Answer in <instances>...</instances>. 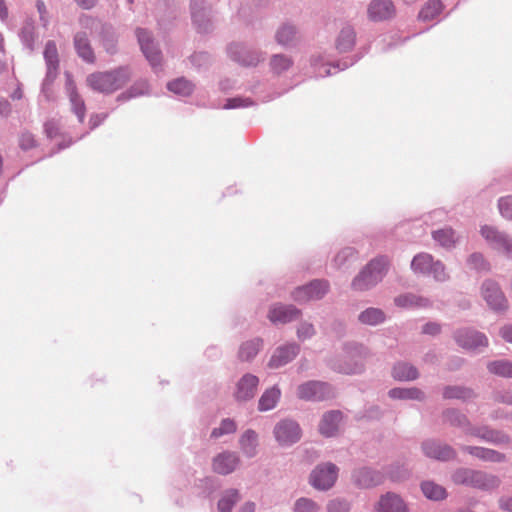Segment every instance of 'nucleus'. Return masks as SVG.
Wrapping results in <instances>:
<instances>
[{
    "label": "nucleus",
    "mask_w": 512,
    "mask_h": 512,
    "mask_svg": "<svg viewBox=\"0 0 512 512\" xmlns=\"http://www.w3.org/2000/svg\"><path fill=\"white\" fill-rule=\"evenodd\" d=\"M261 346L260 340H252L243 343L239 350V358L242 361H249L256 356Z\"/></svg>",
    "instance_id": "34"
},
{
    "label": "nucleus",
    "mask_w": 512,
    "mask_h": 512,
    "mask_svg": "<svg viewBox=\"0 0 512 512\" xmlns=\"http://www.w3.org/2000/svg\"><path fill=\"white\" fill-rule=\"evenodd\" d=\"M297 334L302 340L310 338L314 334V327L310 323H302L298 328Z\"/></svg>",
    "instance_id": "49"
},
{
    "label": "nucleus",
    "mask_w": 512,
    "mask_h": 512,
    "mask_svg": "<svg viewBox=\"0 0 512 512\" xmlns=\"http://www.w3.org/2000/svg\"><path fill=\"white\" fill-rule=\"evenodd\" d=\"M297 396L305 401H325L335 396L333 388L321 381H308L298 386Z\"/></svg>",
    "instance_id": "3"
},
{
    "label": "nucleus",
    "mask_w": 512,
    "mask_h": 512,
    "mask_svg": "<svg viewBox=\"0 0 512 512\" xmlns=\"http://www.w3.org/2000/svg\"><path fill=\"white\" fill-rule=\"evenodd\" d=\"M76 2L83 9H90L96 4L97 0H76Z\"/></svg>",
    "instance_id": "59"
},
{
    "label": "nucleus",
    "mask_w": 512,
    "mask_h": 512,
    "mask_svg": "<svg viewBox=\"0 0 512 512\" xmlns=\"http://www.w3.org/2000/svg\"><path fill=\"white\" fill-rule=\"evenodd\" d=\"M44 58L47 63L48 76L57 72L59 59L56 44L53 41H48L44 49Z\"/></svg>",
    "instance_id": "23"
},
{
    "label": "nucleus",
    "mask_w": 512,
    "mask_h": 512,
    "mask_svg": "<svg viewBox=\"0 0 512 512\" xmlns=\"http://www.w3.org/2000/svg\"><path fill=\"white\" fill-rule=\"evenodd\" d=\"M257 445V434L252 430H247L241 437V446L243 450L252 455Z\"/></svg>",
    "instance_id": "41"
},
{
    "label": "nucleus",
    "mask_w": 512,
    "mask_h": 512,
    "mask_svg": "<svg viewBox=\"0 0 512 512\" xmlns=\"http://www.w3.org/2000/svg\"><path fill=\"white\" fill-rule=\"evenodd\" d=\"M394 14V6L391 0H374L368 8L369 18L373 21H382Z\"/></svg>",
    "instance_id": "15"
},
{
    "label": "nucleus",
    "mask_w": 512,
    "mask_h": 512,
    "mask_svg": "<svg viewBox=\"0 0 512 512\" xmlns=\"http://www.w3.org/2000/svg\"><path fill=\"white\" fill-rule=\"evenodd\" d=\"M354 253L351 249H344L335 258L337 264L341 265L348 257H353Z\"/></svg>",
    "instance_id": "54"
},
{
    "label": "nucleus",
    "mask_w": 512,
    "mask_h": 512,
    "mask_svg": "<svg viewBox=\"0 0 512 512\" xmlns=\"http://www.w3.org/2000/svg\"><path fill=\"white\" fill-rule=\"evenodd\" d=\"M423 450L426 456L437 460H449L455 456V452L451 447L434 441L425 442Z\"/></svg>",
    "instance_id": "18"
},
{
    "label": "nucleus",
    "mask_w": 512,
    "mask_h": 512,
    "mask_svg": "<svg viewBox=\"0 0 512 512\" xmlns=\"http://www.w3.org/2000/svg\"><path fill=\"white\" fill-rule=\"evenodd\" d=\"M456 484L470 485L477 488H489L494 486V478H488L484 473L470 469H459L453 474Z\"/></svg>",
    "instance_id": "5"
},
{
    "label": "nucleus",
    "mask_w": 512,
    "mask_h": 512,
    "mask_svg": "<svg viewBox=\"0 0 512 512\" xmlns=\"http://www.w3.org/2000/svg\"><path fill=\"white\" fill-rule=\"evenodd\" d=\"M440 331V326L436 323H428L423 327V332L426 334H437Z\"/></svg>",
    "instance_id": "55"
},
{
    "label": "nucleus",
    "mask_w": 512,
    "mask_h": 512,
    "mask_svg": "<svg viewBox=\"0 0 512 512\" xmlns=\"http://www.w3.org/2000/svg\"><path fill=\"white\" fill-rule=\"evenodd\" d=\"M433 257L427 253L416 255L411 263L414 272L429 274L431 272Z\"/></svg>",
    "instance_id": "27"
},
{
    "label": "nucleus",
    "mask_w": 512,
    "mask_h": 512,
    "mask_svg": "<svg viewBox=\"0 0 512 512\" xmlns=\"http://www.w3.org/2000/svg\"><path fill=\"white\" fill-rule=\"evenodd\" d=\"M10 112V104L8 101H0V114L7 115Z\"/></svg>",
    "instance_id": "62"
},
{
    "label": "nucleus",
    "mask_w": 512,
    "mask_h": 512,
    "mask_svg": "<svg viewBox=\"0 0 512 512\" xmlns=\"http://www.w3.org/2000/svg\"><path fill=\"white\" fill-rule=\"evenodd\" d=\"M19 145L23 150H29L36 146V140L33 134L24 132L20 135Z\"/></svg>",
    "instance_id": "48"
},
{
    "label": "nucleus",
    "mask_w": 512,
    "mask_h": 512,
    "mask_svg": "<svg viewBox=\"0 0 512 512\" xmlns=\"http://www.w3.org/2000/svg\"><path fill=\"white\" fill-rule=\"evenodd\" d=\"M338 476V468L332 463L318 465L310 475L311 485L318 490L330 489Z\"/></svg>",
    "instance_id": "4"
},
{
    "label": "nucleus",
    "mask_w": 512,
    "mask_h": 512,
    "mask_svg": "<svg viewBox=\"0 0 512 512\" xmlns=\"http://www.w3.org/2000/svg\"><path fill=\"white\" fill-rule=\"evenodd\" d=\"M281 391L278 387L267 389L259 399L258 407L260 411H268L273 409L278 403Z\"/></svg>",
    "instance_id": "22"
},
{
    "label": "nucleus",
    "mask_w": 512,
    "mask_h": 512,
    "mask_svg": "<svg viewBox=\"0 0 512 512\" xmlns=\"http://www.w3.org/2000/svg\"><path fill=\"white\" fill-rule=\"evenodd\" d=\"M447 419L450 421L451 424L455 425H464L467 423L466 417L463 415L458 414L455 411H448L446 413Z\"/></svg>",
    "instance_id": "52"
},
{
    "label": "nucleus",
    "mask_w": 512,
    "mask_h": 512,
    "mask_svg": "<svg viewBox=\"0 0 512 512\" xmlns=\"http://www.w3.org/2000/svg\"><path fill=\"white\" fill-rule=\"evenodd\" d=\"M501 336L507 341L512 343V326H505L501 329Z\"/></svg>",
    "instance_id": "58"
},
{
    "label": "nucleus",
    "mask_w": 512,
    "mask_h": 512,
    "mask_svg": "<svg viewBox=\"0 0 512 512\" xmlns=\"http://www.w3.org/2000/svg\"><path fill=\"white\" fill-rule=\"evenodd\" d=\"M341 420L342 413L340 411L325 413L319 424L320 433L326 437L334 436L338 432Z\"/></svg>",
    "instance_id": "16"
},
{
    "label": "nucleus",
    "mask_w": 512,
    "mask_h": 512,
    "mask_svg": "<svg viewBox=\"0 0 512 512\" xmlns=\"http://www.w3.org/2000/svg\"><path fill=\"white\" fill-rule=\"evenodd\" d=\"M380 512H407V506L404 501L396 494L387 493L382 496L378 502Z\"/></svg>",
    "instance_id": "19"
},
{
    "label": "nucleus",
    "mask_w": 512,
    "mask_h": 512,
    "mask_svg": "<svg viewBox=\"0 0 512 512\" xmlns=\"http://www.w3.org/2000/svg\"><path fill=\"white\" fill-rule=\"evenodd\" d=\"M295 34H296V32H295L294 27L289 26V25H284L277 32L276 38L279 43L288 44L289 42H291L293 40V38L295 37Z\"/></svg>",
    "instance_id": "44"
},
{
    "label": "nucleus",
    "mask_w": 512,
    "mask_h": 512,
    "mask_svg": "<svg viewBox=\"0 0 512 512\" xmlns=\"http://www.w3.org/2000/svg\"><path fill=\"white\" fill-rule=\"evenodd\" d=\"M473 395V392L460 386H449L444 389L443 396L447 399H468Z\"/></svg>",
    "instance_id": "38"
},
{
    "label": "nucleus",
    "mask_w": 512,
    "mask_h": 512,
    "mask_svg": "<svg viewBox=\"0 0 512 512\" xmlns=\"http://www.w3.org/2000/svg\"><path fill=\"white\" fill-rule=\"evenodd\" d=\"M355 44V32L352 27H344L337 39L336 47L341 52L349 51Z\"/></svg>",
    "instance_id": "25"
},
{
    "label": "nucleus",
    "mask_w": 512,
    "mask_h": 512,
    "mask_svg": "<svg viewBox=\"0 0 512 512\" xmlns=\"http://www.w3.org/2000/svg\"><path fill=\"white\" fill-rule=\"evenodd\" d=\"M482 296L493 310H504L507 308V299L499 285L494 281L487 280L483 283Z\"/></svg>",
    "instance_id": "9"
},
{
    "label": "nucleus",
    "mask_w": 512,
    "mask_h": 512,
    "mask_svg": "<svg viewBox=\"0 0 512 512\" xmlns=\"http://www.w3.org/2000/svg\"><path fill=\"white\" fill-rule=\"evenodd\" d=\"M7 16V9L4 0H0V17L5 18Z\"/></svg>",
    "instance_id": "64"
},
{
    "label": "nucleus",
    "mask_w": 512,
    "mask_h": 512,
    "mask_svg": "<svg viewBox=\"0 0 512 512\" xmlns=\"http://www.w3.org/2000/svg\"><path fill=\"white\" fill-rule=\"evenodd\" d=\"M499 505L501 509L512 512V497L501 499Z\"/></svg>",
    "instance_id": "57"
},
{
    "label": "nucleus",
    "mask_w": 512,
    "mask_h": 512,
    "mask_svg": "<svg viewBox=\"0 0 512 512\" xmlns=\"http://www.w3.org/2000/svg\"><path fill=\"white\" fill-rule=\"evenodd\" d=\"M443 9L440 0H431L419 12V19L423 21H430L437 17Z\"/></svg>",
    "instance_id": "30"
},
{
    "label": "nucleus",
    "mask_w": 512,
    "mask_h": 512,
    "mask_svg": "<svg viewBox=\"0 0 512 512\" xmlns=\"http://www.w3.org/2000/svg\"><path fill=\"white\" fill-rule=\"evenodd\" d=\"M299 347L295 344L278 348L269 361V367L279 368L290 362L298 353Z\"/></svg>",
    "instance_id": "17"
},
{
    "label": "nucleus",
    "mask_w": 512,
    "mask_h": 512,
    "mask_svg": "<svg viewBox=\"0 0 512 512\" xmlns=\"http://www.w3.org/2000/svg\"><path fill=\"white\" fill-rule=\"evenodd\" d=\"M424 495L432 500H442L446 497V490L434 482H424L421 486Z\"/></svg>",
    "instance_id": "33"
},
{
    "label": "nucleus",
    "mask_w": 512,
    "mask_h": 512,
    "mask_svg": "<svg viewBox=\"0 0 512 512\" xmlns=\"http://www.w3.org/2000/svg\"><path fill=\"white\" fill-rule=\"evenodd\" d=\"M488 369L491 373L512 377V363L504 360L489 363Z\"/></svg>",
    "instance_id": "39"
},
{
    "label": "nucleus",
    "mask_w": 512,
    "mask_h": 512,
    "mask_svg": "<svg viewBox=\"0 0 512 512\" xmlns=\"http://www.w3.org/2000/svg\"><path fill=\"white\" fill-rule=\"evenodd\" d=\"M392 374L395 379L401 381L414 380L418 377L416 368L407 363L395 365Z\"/></svg>",
    "instance_id": "28"
},
{
    "label": "nucleus",
    "mask_w": 512,
    "mask_h": 512,
    "mask_svg": "<svg viewBox=\"0 0 512 512\" xmlns=\"http://www.w3.org/2000/svg\"><path fill=\"white\" fill-rule=\"evenodd\" d=\"M236 430V424L231 419H225L222 421L220 427L214 428L211 437L218 438L224 434L233 433Z\"/></svg>",
    "instance_id": "43"
},
{
    "label": "nucleus",
    "mask_w": 512,
    "mask_h": 512,
    "mask_svg": "<svg viewBox=\"0 0 512 512\" xmlns=\"http://www.w3.org/2000/svg\"><path fill=\"white\" fill-rule=\"evenodd\" d=\"M329 289V284L324 280H315L295 290L293 297L298 302H306L322 298Z\"/></svg>",
    "instance_id": "7"
},
{
    "label": "nucleus",
    "mask_w": 512,
    "mask_h": 512,
    "mask_svg": "<svg viewBox=\"0 0 512 512\" xmlns=\"http://www.w3.org/2000/svg\"><path fill=\"white\" fill-rule=\"evenodd\" d=\"M391 398L421 400L423 393L417 388H395L389 391Z\"/></svg>",
    "instance_id": "36"
},
{
    "label": "nucleus",
    "mask_w": 512,
    "mask_h": 512,
    "mask_svg": "<svg viewBox=\"0 0 512 512\" xmlns=\"http://www.w3.org/2000/svg\"><path fill=\"white\" fill-rule=\"evenodd\" d=\"M168 89L175 94L185 96L192 92L193 85L188 80L181 78L168 83Z\"/></svg>",
    "instance_id": "40"
},
{
    "label": "nucleus",
    "mask_w": 512,
    "mask_h": 512,
    "mask_svg": "<svg viewBox=\"0 0 512 512\" xmlns=\"http://www.w3.org/2000/svg\"><path fill=\"white\" fill-rule=\"evenodd\" d=\"M239 500L240 496L238 490H227L218 502V509L220 512H231L234 505Z\"/></svg>",
    "instance_id": "29"
},
{
    "label": "nucleus",
    "mask_w": 512,
    "mask_h": 512,
    "mask_svg": "<svg viewBox=\"0 0 512 512\" xmlns=\"http://www.w3.org/2000/svg\"><path fill=\"white\" fill-rule=\"evenodd\" d=\"M354 480L359 486L367 488L379 484L382 476L369 468H361L354 473Z\"/></svg>",
    "instance_id": "20"
},
{
    "label": "nucleus",
    "mask_w": 512,
    "mask_h": 512,
    "mask_svg": "<svg viewBox=\"0 0 512 512\" xmlns=\"http://www.w3.org/2000/svg\"><path fill=\"white\" fill-rule=\"evenodd\" d=\"M37 9H38V12L40 14L41 20H43L45 23H47V19L45 18L46 7H45V4H44L43 1L39 0L37 2Z\"/></svg>",
    "instance_id": "60"
},
{
    "label": "nucleus",
    "mask_w": 512,
    "mask_h": 512,
    "mask_svg": "<svg viewBox=\"0 0 512 512\" xmlns=\"http://www.w3.org/2000/svg\"><path fill=\"white\" fill-rule=\"evenodd\" d=\"M432 236L435 241L445 248H451L456 242L455 233L451 228L434 231Z\"/></svg>",
    "instance_id": "32"
},
{
    "label": "nucleus",
    "mask_w": 512,
    "mask_h": 512,
    "mask_svg": "<svg viewBox=\"0 0 512 512\" xmlns=\"http://www.w3.org/2000/svg\"><path fill=\"white\" fill-rule=\"evenodd\" d=\"M469 262L475 269H486L487 268V265H486L484 258L481 254H472L469 258Z\"/></svg>",
    "instance_id": "53"
},
{
    "label": "nucleus",
    "mask_w": 512,
    "mask_h": 512,
    "mask_svg": "<svg viewBox=\"0 0 512 512\" xmlns=\"http://www.w3.org/2000/svg\"><path fill=\"white\" fill-rule=\"evenodd\" d=\"M481 235L496 250L512 257V239L498 231L495 227L485 225L481 227Z\"/></svg>",
    "instance_id": "6"
},
{
    "label": "nucleus",
    "mask_w": 512,
    "mask_h": 512,
    "mask_svg": "<svg viewBox=\"0 0 512 512\" xmlns=\"http://www.w3.org/2000/svg\"><path fill=\"white\" fill-rule=\"evenodd\" d=\"M127 69L119 68L107 72H95L87 77L90 88L101 93H112L122 88L129 80Z\"/></svg>",
    "instance_id": "1"
},
{
    "label": "nucleus",
    "mask_w": 512,
    "mask_h": 512,
    "mask_svg": "<svg viewBox=\"0 0 512 512\" xmlns=\"http://www.w3.org/2000/svg\"><path fill=\"white\" fill-rule=\"evenodd\" d=\"M427 300L412 294L400 295L395 298V304L399 307H422L426 306Z\"/></svg>",
    "instance_id": "37"
},
{
    "label": "nucleus",
    "mask_w": 512,
    "mask_h": 512,
    "mask_svg": "<svg viewBox=\"0 0 512 512\" xmlns=\"http://www.w3.org/2000/svg\"><path fill=\"white\" fill-rule=\"evenodd\" d=\"M274 434L281 445H290L300 439L301 429L295 421L283 420L275 426Z\"/></svg>",
    "instance_id": "8"
},
{
    "label": "nucleus",
    "mask_w": 512,
    "mask_h": 512,
    "mask_svg": "<svg viewBox=\"0 0 512 512\" xmlns=\"http://www.w3.org/2000/svg\"><path fill=\"white\" fill-rule=\"evenodd\" d=\"M69 98L73 112L77 115L79 121L82 123L85 118L86 107L83 99L77 93L75 87H71L69 89Z\"/></svg>",
    "instance_id": "31"
},
{
    "label": "nucleus",
    "mask_w": 512,
    "mask_h": 512,
    "mask_svg": "<svg viewBox=\"0 0 512 512\" xmlns=\"http://www.w3.org/2000/svg\"><path fill=\"white\" fill-rule=\"evenodd\" d=\"M385 319L384 313L380 309L369 308L359 315V320L368 325H376L383 322Z\"/></svg>",
    "instance_id": "35"
},
{
    "label": "nucleus",
    "mask_w": 512,
    "mask_h": 512,
    "mask_svg": "<svg viewBox=\"0 0 512 512\" xmlns=\"http://www.w3.org/2000/svg\"><path fill=\"white\" fill-rule=\"evenodd\" d=\"M104 118H105L104 115H99V114L92 115L89 120L90 128L91 129L96 128L104 120Z\"/></svg>",
    "instance_id": "56"
},
{
    "label": "nucleus",
    "mask_w": 512,
    "mask_h": 512,
    "mask_svg": "<svg viewBox=\"0 0 512 512\" xmlns=\"http://www.w3.org/2000/svg\"><path fill=\"white\" fill-rule=\"evenodd\" d=\"M456 341L460 346L467 349H476L488 344L484 334L471 330L459 331L456 335Z\"/></svg>",
    "instance_id": "13"
},
{
    "label": "nucleus",
    "mask_w": 512,
    "mask_h": 512,
    "mask_svg": "<svg viewBox=\"0 0 512 512\" xmlns=\"http://www.w3.org/2000/svg\"><path fill=\"white\" fill-rule=\"evenodd\" d=\"M78 55L87 62H94L95 56L85 33H77L74 39Z\"/></svg>",
    "instance_id": "21"
},
{
    "label": "nucleus",
    "mask_w": 512,
    "mask_h": 512,
    "mask_svg": "<svg viewBox=\"0 0 512 512\" xmlns=\"http://www.w3.org/2000/svg\"><path fill=\"white\" fill-rule=\"evenodd\" d=\"M499 210L503 217L512 219V196L503 197L499 200Z\"/></svg>",
    "instance_id": "47"
},
{
    "label": "nucleus",
    "mask_w": 512,
    "mask_h": 512,
    "mask_svg": "<svg viewBox=\"0 0 512 512\" xmlns=\"http://www.w3.org/2000/svg\"><path fill=\"white\" fill-rule=\"evenodd\" d=\"M464 450L472 456H475L484 461L500 462L504 459V456L494 450L486 449L482 447L466 446Z\"/></svg>",
    "instance_id": "24"
},
{
    "label": "nucleus",
    "mask_w": 512,
    "mask_h": 512,
    "mask_svg": "<svg viewBox=\"0 0 512 512\" xmlns=\"http://www.w3.org/2000/svg\"><path fill=\"white\" fill-rule=\"evenodd\" d=\"M300 311L291 305H275L268 314V318L273 323H287L297 319Z\"/></svg>",
    "instance_id": "14"
},
{
    "label": "nucleus",
    "mask_w": 512,
    "mask_h": 512,
    "mask_svg": "<svg viewBox=\"0 0 512 512\" xmlns=\"http://www.w3.org/2000/svg\"><path fill=\"white\" fill-rule=\"evenodd\" d=\"M238 465L239 458L235 453L224 452L213 459L212 468L218 474L227 475L232 473Z\"/></svg>",
    "instance_id": "12"
},
{
    "label": "nucleus",
    "mask_w": 512,
    "mask_h": 512,
    "mask_svg": "<svg viewBox=\"0 0 512 512\" xmlns=\"http://www.w3.org/2000/svg\"><path fill=\"white\" fill-rule=\"evenodd\" d=\"M237 61L241 62L242 64L244 65H254L256 64L259 59L254 57V58H251V59H246L245 57H242L241 55H239L237 58H236Z\"/></svg>",
    "instance_id": "61"
},
{
    "label": "nucleus",
    "mask_w": 512,
    "mask_h": 512,
    "mask_svg": "<svg viewBox=\"0 0 512 512\" xmlns=\"http://www.w3.org/2000/svg\"><path fill=\"white\" fill-rule=\"evenodd\" d=\"M251 104H252V102L249 99L232 98L227 101V103L224 105V108L232 109V108H239V107H247Z\"/></svg>",
    "instance_id": "51"
},
{
    "label": "nucleus",
    "mask_w": 512,
    "mask_h": 512,
    "mask_svg": "<svg viewBox=\"0 0 512 512\" xmlns=\"http://www.w3.org/2000/svg\"><path fill=\"white\" fill-rule=\"evenodd\" d=\"M259 380L255 375L245 374L237 383L235 398L237 401H246L254 397Z\"/></svg>",
    "instance_id": "11"
},
{
    "label": "nucleus",
    "mask_w": 512,
    "mask_h": 512,
    "mask_svg": "<svg viewBox=\"0 0 512 512\" xmlns=\"http://www.w3.org/2000/svg\"><path fill=\"white\" fill-rule=\"evenodd\" d=\"M430 273H432L434 275L435 279L438 281H443L446 279L445 268H444L443 264L440 263L439 261L432 263V268H431Z\"/></svg>",
    "instance_id": "50"
},
{
    "label": "nucleus",
    "mask_w": 512,
    "mask_h": 512,
    "mask_svg": "<svg viewBox=\"0 0 512 512\" xmlns=\"http://www.w3.org/2000/svg\"><path fill=\"white\" fill-rule=\"evenodd\" d=\"M328 512H349V504L342 499H333L327 504Z\"/></svg>",
    "instance_id": "46"
},
{
    "label": "nucleus",
    "mask_w": 512,
    "mask_h": 512,
    "mask_svg": "<svg viewBox=\"0 0 512 512\" xmlns=\"http://www.w3.org/2000/svg\"><path fill=\"white\" fill-rule=\"evenodd\" d=\"M467 433L471 436H475V437L481 438L486 441H491V442H496V443H501V442L506 441V437L503 434H501L497 431L489 430L486 427L476 428V429H474V428L468 429Z\"/></svg>",
    "instance_id": "26"
},
{
    "label": "nucleus",
    "mask_w": 512,
    "mask_h": 512,
    "mask_svg": "<svg viewBox=\"0 0 512 512\" xmlns=\"http://www.w3.org/2000/svg\"><path fill=\"white\" fill-rule=\"evenodd\" d=\"M138 42L140 44L141 50L144 53L146 59L150 62L153 67H157L161 64V52L154 45L153 39L150 34L143 30L137 29L136 31Z\"/></svg>",
    "instance_id": "10"
},
{
    "label": "nucleus",
    "mask_w": 512,
    "mask_h": 512,
    "mask_svg": "<svg viewBox=\"0 0 512 512\" xmlns=\"http://www.w3.org/2000/svg\"><path fill=\"white\" fill-rule=\"evenodd\" d=\"M240 512H255V504L252 502L245 503Z\"/></svg>",
    "instance_id": "63"
},
{
    "label": "nucleus",
    "mask_w": 512,
    "mask_h": 512,
    "mask_svg": "<svg viewBox=\"0 0 512 512\" xmlns=\"http://www.w3.org/2000/svg\"><path fill=\"white\" fill-rule=\"evenodd\" d=\"M290 65V59L282 55H276L271 60V66L276 72L286 70L290 67Z\"/></svg>",
    "instance_id": "45"
},
{
    "label": "nucleus",
    "mask_w": 512,
    "mask_h": 512,
    "mask_svg": "<svg viewBox=\"0 0 512 512\" xmlns=\"http://www.w3.org/2000/svg\"><path fill=\"white\" fill-rule=\"evenodd\" d=\"M319 506L309 498H300L296 501L294 512H318Z\"/></svg>",
    "instance_id": "42"
},
{
    "label": "nucleus",
    "mask_w": 512,
    "mask_h": 512,
    "mask_svg": "<svg viewBox=\"0 0 512 512\" xmlns=\"http://www.w3.org/2000/svg\"><path fill=\"white\" fill-rule=\"evenodd\" d=\"M388 264L389 261L385 257L372 260L354 279L352 287L355 290L363 291L376 285L384 277Z\"/></svg>",
    "instance_id": "2"
}]
</instances>
